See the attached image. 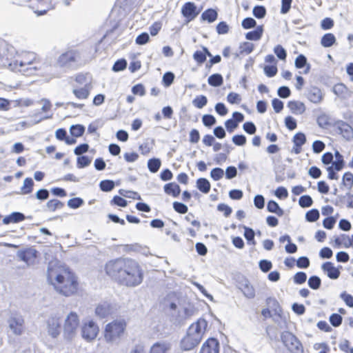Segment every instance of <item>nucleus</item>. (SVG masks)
Listing matches in <instances>:
<instances>
[{
  "instance_id": "nucleus-51",
  "label": "nucleus",
  "mask_w": 353,
  "mask_h": 353,
  "mask_svg": "<svg viewBox=\"0 0 353 353\" xmlns=\"http://www.w3.org/2000/svg\"><path fill=\"white\" fill-rule=\"evenodd\" d=\"M224 175V171L220 168H213L210 172L211 177L214 181L220 180Z\"/></svg>"
},
{
  "instance_id": "nucleus-62",
  "label": "nucleus",
  "mask_w": 353,
  "mask_h": 353,
  "mask_svg": "<svg viewBox=\"0 0 353 353\" xmlns=\"http://www.w3.org/2000/svg\"><path fill=\"white\" fill-rule=\"evenodd\" d=\"M295 66L297 68H303L307 64V59L303 54L299 55L295 59Z\"/></svg>"
},
{
  "instance_id": "nucleus-7",
  "label": "nucleus",
  "mask_w": 353,
  "mask_h": 353,
  "mask_svg": "<svg viewBox=\"0 0 353 353\" xmlns=\"http://www.w3.org/2000/svg\"><path fill=\"white\" fill-rule=\"evenodd\" d=\"M61 316L59 314L50 315L46 320V330L49 336L56 339L61 333Z\"/></svg>"
},
{
  "instance_id": "nucleus-22",
  "label": "nucleus",
  "mask_w": 353,
  "mask_h": 353,
  "mask_svg": "<svg viewBox=\"0 0 353 353\" xmlns=\"http://www.w3.org/2000/svg\"><path fill=\"white\" fill-rule=\"evenodd\" d=\"M288 107L294 114H301L305 111V106L303 102L299 101H290Z\"/></svg>"
},
{
  "instance_id": "nucleus-57",
  "label": "nucleus",
  "mask_w": 353,
  "mask_h": 353,
  "mask_svg": "<svg viewBox=\"0 0 353 353\" xmlns=\"http://www.w3.org/2000/svg\"><path fill=\"white\" fill-rule=\"evenodd\" d=\"M241 25L244 29H250L254 28L256 22L253 18L247 17L242 21Z\"/></svg>"
},
{
  "instance_id": "nucleus-4",
  "label": "nucleus",
  "mask_w": 353,
  "mask_h": 353,
  "mask_svg": "<svg viewBox=\"0 0 353 353\" xmlns=\"http://www.w3.org/2000/svg\"><path fill=\"white\" fill-rule=\"evenodd\" d=\"M126 327L123 320H116L106 325L104 338L108 343H118Z\"/></svg>"
},
{
  "instance_id": "nucleus-1",
  "label": "nucleus",
  "mask_w": 353,
  "mask_h": 353,
  "mask_svg": "<svg viewBox=\"0 0 353 353\" xmlns=\"http://www.w3.org/2000/svg\"><path fill=\"white\" fill-rule=\"evenodd\" d=\"M139 265L134 259L120 257L108 261L105 269L108 275L120 283L130 272L135 270Z\"/></svg>"
},
{
  "instance_id": "nucleus-16",
  "label": "nucleus",
  "mask_w": 353,
  "mask_h": 353,
  "mask_svg": "<svg viewBox=\"0 0 353 353\" xmlns=\"http://www.w3.org/2000/svg\"><path fill=\"white\" fill-rule=\"evenodd\" d=\"M336 125L339 132L346 140L350 141L353 139V128L350 125L343 121H337Z\"/></svg>"
},
{
  "instance_id": "nucleus-47",
  "label": "nucleus",
  "mask_w": 353,
  "mask_h": 353,
  "mask_svg": "<svg viewBox=\"0 0 353 353\" xmlns=\"http://www.w3.org/2000/svg\"><path fill=\"white\" fill-rule=\"evenodd\" d=\"M347 87L343 83H338L335 85L333 88V92L338 97H343L344 94L347 92Z\"/></svg>"
},
{
  "instance_id": "nucleus-30",
  "label": "nucleus",
  "mask_w": 353,
  "mask_h": 353,
  "mask_svg": "<svg viewBox=\"0 0 353 353\" xmlns=\"http://www.w3.org/2000/svg\"><path fill=\"white\" fill-rule=\"evenodd\" d=\"M336 43V37L332 33L325 34L321 40V44L324 48H330Z\"/></svg>"
},
{
  "instance_id": "nucleus-55",
  "label": "nucleus",
  "mask_w": 353,
  "mask_h": 353,
  "mask_svg": "<svg viewBox=\"0 0 353 353\" xmlns=\"http://www.w3.org/2000/svg\"><path fill=\"white\" fill-rule=\"evenodd\" d=\"M126 66L127 61L123 59H119L114 63L112 67V70L114 72H119L123 70L126 68Z\"/></svg>"
},
{
  "instance_id": "nucleus-59",
  "label": "nucleus",
  "mask_w": 353,
  "mask_h": 353,
  "mask_svg": "<svg viewBox=\"0 0 353 353\" xmlns=\"http://www.w3.org/2000/svg\"><path fill=\"white\" fill-rule=\"evenodd\" d=\"M342 316L339 314H332L330 317V322L334 327H339L342 323Z\"/></svg>"
},
{
  "instance_id": "nucleus-46",
  "label": "nucleus",
  "mask_w": 353,
  "mask_h": 353,
  "mask_svg": "<svg viewBox=\"0 0 353 353\" xmlns=\"http://www.w3.org/2000/svg\"><path fill=\"white\" fill-rule=\"evenodd\" d=\"M274 52L279 59L282 61H285L286 59V50L281 45H277L274 47Z\"/></svg>"
},
{
  "instance_id": "nucleus-12",
  "label": "nucleus",
  "mask_w": 353,
  "mask_h": 353,
  "mask_svg": "<svg viewBox=\"0 0 353 353\" xmlns=\"http://www.w3.org/2000/svg\"><path fill=\"white\" fill-rule=\"evenodd\" d=\"M207 327L208 322L204 319L201 318L189 327L188 332L201 340Z\"/></svg>"
},
{
  "instance_id": "nucleus-18",
  "label": "nucleus",
  "mask_w": 353,
  "mask_h": 353,
  "mask_svg": "<svg viewBox=\"0 0 353 353\" xmlns=\"http://www.w3.org/2000/svg\"><path fill=\"white\" fill-rule=\"evenodd\" d=\"M37 252L34 249H28L23 251H19L17 256L27 265L33 264L37 258Z\"/></svg>"
},
{
  "instance_id": "nucleus-39",
  "label": "nucleus",
  "mask_w": 353,
  "mask_h": 353,
  "mask_svg": "<svg viewBox=\"0 0 353 353\" xmlns=\"http://www.w3.org/2000/svg\"><path fill=\"white\" fill-rule=\"evenodd\" d=\"M253 15L257 19H263L266 14V9L263 6H256L252 10Z\"/></svg>"
},
{
  "instance_id": "nucleus-27",
  "label": "nucleus",
  "mask_w": 353,
  "mask_h": 353,
  "mask_svg": "<svg viewBox=\"0 0 353 353\" xmlns=\"http://www.w3.org/2000/svg\"><path fill=\"white\" fill-rule=\"evenodd\" d=\"M263 28L262 26H259L254 30L248 32L245 34V38L248 40L257 41L259 40L263 34Z\"/></svg>"
},
{
  "instance_id": "nucleus-38",
  "label": "nucleus",
  "mask_w": 353,
  "mask_h": 353,
  "mask_svg": "<svg viewBox=\"0 0 353 353\" xmlns=\"http://www.w3.org/2000/svg\"><path fill=\"white\" fill-rule=\"evenodd\" d=\"M70 132L73 137H81L85 132V127L82 125H72L70 128Z\"/></svg>"
},
{
  "instance_id": "nucleus-52",
  "label": "nucleus",
  "mask_w": 353,
  "mask_h": 353,
  "mask_svg": "<svg viewBox=\"0 0 353 353\" xmlns=\"http://www.w3.org/2000/svg\"><path fill=\"white\" fill-rule=\"evenodd\" d=\"M307 274L303 272H299L294 276V282L296 285H301L306 281Z\"/></svg>"
},
{
  "instance_id": "nucleus-60",
  "label": "nucleus",
  "mask_w": 353,
  "mask_h": 353,
  "mask_svg": "<svg viewBox=\"0 0 353 353\" xmlns=\"http://www.w3.org/2000/svg\"><path fill=\"white\" fill-rule=\"evenodd\" d=\"M149 40V34L147 32H143L137 37L135 42L138 45H144L147 43Z\"/></svg>"
},
{
  "instance_id": "nucleus-53",
  "label": "nucleus",
  "mask_w": 353,
  "mask_h": 353,
  "mask_svg": "<svg viewBox=\"0 0 353 353\" xmlns=\"http://www.w3.org/2000/svg\"><path fill=\"white\" fill-rule=\"evenodd\" d=\"M173 208L176 212L180 214H185L188 210V206L178 201H174L173 203Z\"/></svg>"
},
{
  "instance_id": "nucleus-35",
  "label": "nucleus",
  "mask_w": 353,
  "mask_h": 353,
  "mask_svg": "<svg viewBox=\"0 0 353 353\" xmlns=\"http://www.w3.org/2000/svg\"><path fill=\"white\" fill-rule=\"evenodd\" d=\"M34 181L32 178H26L23 181V186L21 188V193L27 194L32 191Z\"/></svg>"
},
{
  "instance_id": "nucleus-14",
  "label": "nucleus",
  "mask_w": 353,
  "mask_h": 353,
  "mask_svg": "<svg viewBox=\"0 0 353 353\" xmlns=\"http://www.w3.org/2000/svg\"><path fill=\"white\" fill-rule=\"evenodd\" d=\"M77 61V54L72 51L62 54L58 59V64L61 67H72Z\"/></svg>"
},
{
  "instance_id": "nucleus-10",
  "label": "nucleus",
  "mask_w": 353,
  "mask_h": 353,
  "mask_svg": "<svg viewBox=\"0 0 353 353\" xmlns=\"http://www.w3.org/2000/svg\"><path fill=\"white\" fill-rule=\"evenodd\" d=\"M99 327L93 321L85 323L81 328L82 337L88 341L94 340L97 337Z\"/></svg>"
},
{
  "instance_id": "nucleus-25",
  "label": "nucleus",
  "mask_w": 353,
  "mask_h": 353,
  "mask_svg": "<svg viewBox=\"0 0 353 353\" xmlns=\"http://www.w3.org/2000/svg\"><path fill=\"white\" fill-rule=\"evenodd\" d=\"M164 191L167 194L172 195L173 197H176L181 192L179 185L175 183H169L164 185Z\"/></svg>"
},
{
  "instance_id": "nucleus-5",
  "label": "nucleus",
  "mask_w": 353,
  "mask_h": 353,
  "mask_svg": "<svg viewBox=\"0 0 353 353\" xmlns=\"http://www.w3.org/2000/svg\"><path fill=\"white\" fill-rule=\"evenodd\" d=\"M79 326V319L77 313L70 312L65 319L63 325V337L66 340L71 341L77 335Z\"/></svg>"
},
{
  "instance_id": "nucleus-19",
  "label": "nucleus",
  "mask_w": 353,
  "mask_h": 353,
  "mask_svg": "<svg viewBox=\"0 0 353 353\" xmlns=\"http://www.w3.org/2000/svg\"><path fill=\"white\" fill-rule=\"evenodd\" d=\"M172 348L169 341H162L155 343L150 348V353H168Z\"/></svg>"
},
{
  "instance_id": "nucleus-33",
  "label": "nucleus",
  "mask_w": 353,
  "mask_h": 353,
  "mask_svg": "<svg viewBox=\"0 0 353 353\" xmlns=\"http://www.w3.org/2000/svg\"><path fill=\"white\" fill-rule=\"evenodd\" d=\"M208 82L211 86L219 87L223 84V79L221 74L216 73L209 77Z\"/></svg>"
},
{
  "instance_id": "nucleus-21",
  "label": "nucleus",
  "mask_w": 353,
  "mask_h": 353,
  "mask_svg": "<svg viewBox=\"0 0 353 353\" xmlns=\"http://www.w3.org/2000/svg\"><path fill=\"white\" fill-rule=\"evenodd\" d=\"M323 271L327 274V276L332 279H336L339 275V270L336 268L331 262H325L322 266Z\"/></svg>"
},
{
  "instance_id": "nucleus-61",
  "label": "nucleus",
  "mask_w": 353,
  "mask_h": 353,
  "mask_svg": "<svg viewBox=\"0 0 353 353\" xmlns=\"http://www.w3.org/2000/svg\"><path fill=\"white\" fill-rule=\"evenodd\" d=\"M285 124L287 128H288L290 130H294L297 126L296 119L291 116H288L285 117Z\"/></svg>"
},
{
  "instance_id": "nucleus-45",
  "label": "nucleus",
  "mask_w": 353,
  "mask_h": 353,
  "mask_svg": "<svg viewBox=\"0 0 353 353\" xmlns=\"http://www.w3.org/2000/svg\"><path fill=\"white\" fill-rule=\"evenodd\" d=\"M319 218V212L316 209H312L305 214V219L309 222H314Z\"/></svg>"
},
{
  "instance_id": "nucleus-26",
  "label": "nucleus",
  "mask_w": 353,
  "mask_h": 353,
  "mask_svg": "<svg viewBox=\"0 0 353 353\" xmlns=\"http://www.w3.org/2000/svg\"><path fill=\"white\" fill-rule=\"evenodd\" d=\"M90 84L85 83L84 87L77 89L74 88L72 90L73 94L75 97L79 99H85L90 94Z\"/></svg>"
},
{
  "instance_id": "nucleus-42",
  "label": "nucleus",
  "mask_w": 353,
  "mask_h": 353,
  "mask_svg": "<svg viewBox=\"0 0 353 353\" xmlns=\"http://www.w3.org/2000/svg\"><path fill=\"white\" fill-rule=\"evenodd\" d=\"M343 184L350 190L353 186V174L351 172H345L343 176Z\"/></svg>"
},
{
  "instance_id": "nucleus-11",
  "label": "nucleus",
  "mask_w": 353,
  "mask_h": 353,
  "mask_svg": "<svg viewBox=\"0 0 353 353\" xmlns=\"http://www.w3.org/2000/svg\"><path fill=\"white\" fill-rule=\"evenodd\" d=\"M8 326L13 334L21 336L24 332V319L21 316L10 317L8 321Z\"/></svg>"
},
{
  "instance_id": "nucleus-23",
  "label": "nucleus",
  "mask_w": 353,
  "mask_h": 353,
  "mask_svg": "<svg viewBox=\"0 0 353 353\" xmlns=\"http://www.w3.org/2000/svg\"><path fill=\"white\" fill-rule=\"evenodd\" d=\"M112 307L108 303H103L99 305L96 310V315L100 318H105L112 313Z\"/></svg>"
},
{
  "instance_id": "nucleus-36",
  "label": "nucleus",
  "mask_w": 353,
  "mask_h": 353,
  "mask_svg": "<svg viewBox=\"0 0 353 353\" xmlns=\"http://www.w3.org/2000/svg\"><path fill=\"white\" fill-rule=\"evenodd\" d=\"M334 155L336 160L333 161V166L334 167L335 170L340 171L344 166L343 157L337 150L335 151Z\"/></svg>"
},
{
  "instance_id": "nucleus-58",
  "label": "nucleus",
  "mask_w": 353,
  "mask_h": 353,
  "mask_svg": "<svg viewBox=\"0 0 353 353\" xmlns=\"http://www.w3.org/2000/svg\"><path fill=\"white\" fill-rule=\"evenodd\" d=\"M325 148V143L319 140H316L312 143V150L314 153L319 154Z\"/></svg>"
},
{
  "instance_id": "nucleus-6",
  "label": "nucleus",
  "mask_w": 353,
  "mask_h": 353,
  "mask_svg": "<svg viewBox=\"0 0 353 353\" xmlns=\"http://www.w3.org/2000/svg\"><path fill=\"white\" fill-rule=\"evenodd\" d=\"M281 340L285 347L292 353H303V346L300 341L289 332H283L281 334Z\"/></svg>"
},
{
  "instance_id": "nucleus-50",
  "label": "nucleus",
  "mask_w": 353,
  "mask_h": 353,
  "mask_svg": "<svg viewBox=\"0 0 353 353\" xmlns=\"http://www.w3.org/2000/svg\"><path fill=\"white\" fill-rule=\"evenodd\" d=\"M202 121L205 126L211 127L216 123V119L212 114H205L202 117Z\"/></svg>"
},
{
  "instance_id": "nucleus-64",
  "label": "nucleus",
  "mask_w": 353,
  "mask_h": 353,
  "mask_svg": "<svg viewBox=\"0 0 353 353\" xmlns=\"http://www.w3.org/2000/svg\"><path fill=\"white\" fill-rule=\"evenodd\" d=\"M232 142L236 145H244L246 143V137L243 134L234 135L232 137Z\"/></svg>"
},
{
  "instance_id": "nucleus-28",
  "label": "nucleus",
  "mask_w": 353,
  "mask_h": 353,
  "mask_svg": "<svg viewBox=\"0 0 353 353\" xmlns=\"http://www.w3.org/2000/svg\"><path fill=\"white\" fill-rule=\"evenodd\" d=\"M217 12L214 9L209 8L202 13L201 19L203 21H207L208 23H212L217 19Z\"/></svg>"
},
{
  "instance_id": "nucleus-9",
  "label": "nucleus",
  "mask_w": 353,
  "mask_h": 353,
  "mask_svg": "<svg viewBox=\"0 0 353 353\" xmlns=\"http://www.w3.org/2000/svg\"><path fill=\"white\" fill-rule=\"evenodd\" d=\"M34 1L32 9L38 16L46 14L48 10L53 9L56 4L55 0H34Z\"/></svg>"
},
{
  "instance_id": "nucleus-49",
  "label": "nucleus",
  "mask_w": 353,
  "mask_h": 353,
  "mask_svg": "<svg viewBox=\"0 0 353 353\" xmlns=\"http://www.w3.org/2000/svg\"><path fill=\"white\" fill-rule=\"evenodd\" d=\"M317 123L321 128H325L330 124V117L326 114H322L317 118Z\"/></svg>"
},
{
  "instance_id": "nucleus-41",
  "label": "nucleus",
  "mask_w": 353,
  "mask_h": 353,
  "mask_svg": "<svg viewBox=\"0 0 353 353\" xmlns=\"http://www.w3.org/2000/svg\"><path fill=\"white\" fill-rule=\"evenodd\" d=\"M292 141L294 145L302 146L306 142L305 135L302 132H298L294 136Z\"/></svg>"
},
{
  "instance_id": "nucleus-17",
  "label": "nucleus",
  "mask_w": 353,
  "mask_h": 353,
  "mask_svg": "<svg viewBox=\"0 0 353 353\" xmlns=\"http://www.w3.org/2000/svg\"><path fill=\"white\" fill-rule=\"evenodd\" d=\"M181 13L184 17L188 19V21L193 20L199 14L196 7L192 2L185 3L181 8Z\"/></svg>"
},
{
  "instance_id": "nucleus-34",
  "label": "nucleus",
  "mask_w": 353,
  "mask_h": 353,
  "mask_svg": "<svg viewBox=\"0 0 353 353\" xmlns=\"http://www.w3.org/2000/svg\"><path fill=\"white\" fill-rule=\"evenodd\" d=\"M161 165V161L159 159L152 158L148 161V168L152 173H156L159 170Z\"/></svg>"
},
{
  "instance_id": "nucleus-29",
  "label": "nucleus",
  "mask_w": 353,
  "mask_h": 353,
  "mask_svg": "<svg viewBox=\"0 0 353 353\" xmlns=\"http://www.w3.org/2000/svg\"><path fill=\"white\" fill-rule=\"evenodd\" d=\"M64 206L63 203L58 199L49 200L46 205L45 211L54 212L58 209H61Z\"/></svg>"
},
{
  "instance_id": "nucleus-40",
  "label": "nucleus",
  "mask_w": 353,
  "mask_h": 353,
  "mask_svg": "<svg viewBox=\"0 0 353 353\" xmlns=\"http://www.w3.org/2000/svg\"><path fill=\"white\" fill-rule=\"evenodd\" d=\"M207 103V97L204 95L198 96L192 101V104L199 109L203 108Z\"/></svg>"
},
{
  "instance_id": "nucleus-43",
  "label": "nucleus",
  "mask_w": 353,
  "mask_h": 353,
  "mask_svg": "<svg viewBox=\"0 0 353 353\" xmlns=\"http://www.w3.org/2000/svg\"><path fill=\"white\" fill-rule=\"evenodd\" d=\"M313 203L312 197L309 195H303L299 198V204L302 208H309Z\"/></svg>"
},
{
  "instance_id": "nucleus-8",
  "label": "nucleus",
  "mask_w": 353,
  "mask_h": 353,
  "mask_svg": "<svg viewBox=\"0 0 353 353\" xmlns=\"http://www.w3.org/2000/svg\"><path fill=\"white\" fill-rule=\"evenodd\" d=\"M143 279V271L140 265L136 267L135 270L130 272L125 279L121 281L119 283L121 285H125L127 287H134L141 284Z\"/></svg>"
},
{
  "instance_id": "nucleus-20",
  "label": "nucleus",
  "mask_w": 353,
  "mask_h": 353,
  "mask_svg": "<svg viewBox=\"0 0 353 353\" xmlns=\"http://www.w3.org/2000/svg\"><path fill=\"white\" fill-rule=\"evenodd\" d=\"M307 97L312 103H319L323 99V94L319 88L312 87L308 90Z\"/></svg>"
},
{
  "instance_id": "nucleus-2",
  "label": "nucleus",
  "mask_w": 353,
  "mask_h": 353,
  "mask_svg": "<svg viewBox=\"0 0 353 353\" xmlns=\"http://www.w3.org/2000/svg\"><path fill=\"white\" fill-rule=\"evenodd\" d=\"M47 279L50 285H55L54 281L58 284L65 283V287L70 285L71 287H76L78 285L77 277L69 269L64 268L61 271L57 263L50 261L48 263L47 270Z\"/></svg>"
},
{
  "instance_id": "nucleus-37",
  "label": "nucleus",
  "mask_w": 353,
  "mask_h": 353,
  "mask_svg": "<svg viewBox=\"0 0 353 353\" xmlns=\"http://www.w3.org/2000/svg\"><path fill=\"white\" fill-rule=\"evenodd\" d=\"M244 236L245 239L248 241V244H251L252 245H256V241H254V232L252 228L244 226Z\"/></svg>"
},
{
  "instance_id": "nucleus-44",
  "label": "nucleus",
  "mask_w": 353,
  "mask_h": 353,
  "mask_svg": "<svg viewBox=\"0 0 353 353\" xmlns=\"http://www.w3.org/2000/svg\"><path fill=\"white\" fill-rule=\"evenodd\" d=\"M100 188L103 192H110L114 187V183L111 180H103L100 182Z\"/></svg>"
},
{
  "instance_id": "nucleus-24",
  "label": "nucleus",
  "mask_w": 353,
  "mask_h": 353,
  "mask_svg": "<svg viewBox=\"0 0 353 353\" xmlns=\"http://www.w3.org/2000/svg\"><path fill=\"white\" fill-rule=\"evenodd\" d=\"M25 219V215L19 212H14L8 216H6L3 219V223L8 225L10 223H18Z\"/></svg>"
},
{
  "instance_id": "nucleus-54",
  "label": "nucleus",
  "mask_w": 353,
  "mask_h": 353,
  "mask_svg": "<svg viewBox=\"0 0 353 353\" xmlns=\"http://www.w3.org/2000/svg\"><path fill=\"white\" fill-rule=\"evenodd\" d=\"M91 163V159L87 156H81L77 158V167L79 168H85Z\"/></svg>"
},
{
  "instance_id": "nucleus-15",
  "label": "nucleus",
  "mask_w": 353,
  "mask_h": 353,
  "mask_svg": "<svg viewBox=\"0 0 353 353\" xmlns=\"http://www.w3.org/2000/svg\"><path fill=\"white\" fill-rule=\"evenodd\" d=\"M220 344L214 338L208 339L203 345L199 353H219Z\"/></svg>"
},
{
  "instance_id": "nucleus-48",
  "label": "nucleus",
  "mask_w": 353,
  "mask_h": 353,
  "mask_svg": "<svg viewBox=\"0 0 353 353\" xmlns=\"http://www.w3.org/2000/svg\"><path fill=\"white\" fill-rule=\"evenodd\" d=\"M84 201L81 198L75 197L68 201V205L70 208L77 209L83 204Z\"/></svg>"
},
{
  "instance_id": "nucleus-31",
  "label": "nucleus",
  "mask_w": 353,
  "mask_h": 353,
  "mask_svg": "<svg viewBox=\"0 0 353 353\" xmlns=\"http://www.w3.org/2000/svg\"><path fill=\"white\" fill-rule=\"evenodd\" d=\"M267 210L268 212L274 213L279 216H282L284 214L283 209L280 208L279 204L274 201H270L267 205Z\"/></svg>"
},
{
  "instance_id": "nucleus-13",
  "label": "nucleus",
  "mask_w": 353,
  "mask_h": 353,
  "mask_svg": "<svg viewBox=\"0 0 353 353\" xmlns=\"http://www.w3.org/2000/svg\"><path fill=\"white\" fill-rule=\"evenodd\" d=\"M201 339L187 332V334L181 341V347L185 351L194 349L201 342Z\"/></svg>"
},
{
  "instance_id": "nucleus-56",
  "label": "nucleus",
  "mask_w": 353,
  "mask_h": 353,
  "mask_svg": "<svg viewBox=\"0 0 353 353\" xmlns=\"http://www.w3.org/2000/svg\"><path fill=\"white\" fill-rule=\"evenodd\" d=\"M174 74L171 72H165L163 77V83L165 87H169L174 81Z\"/></svg>"
},
{
  "instance_id": "nucleus-3",
  "label": "nucleus",
  "mask_w": 353,
  "mask_h": 353,
  "mask_svg": "<svg viewBox=\"0 0 353 353\" xmlns=\"http://www.w3.org/2000/svg\"><path fill=\"white\" fill-rule=\"evenodd\" d=\"M41 64L37 61L33 52H23L14 61L9 63L11 70L21 72L26 76L35 74L41 69Z\"/></svg>"
},
{
  "instance_id": "nucleus-63",
  "label": "nucleus",
  "mask_w": 353,
  "mask_h": 353,
  "mask_svg": "<svg viewBox=\"0 0 353 353\" xmlns=\"http://www.w3.org/2000/svg\"><path fill=\"white\" fill-rule=\"evenodd\" d=\"M228 101L232 104L239 103L241 101L240 95L235 92H230L227 96Z\"/></svg>"
},
{
  "instance_id": "nucleus-32",
  "label": "nucleus",
  "mask_w": 353,
  "mask_h": 353,
  "mask_svg": "<svg viewBox=\"0 0 353 353\" xmlns=\"http://www.w3.org/2000/svg\"><path fill=\"white\" fill-rule=\"evenodd\" d=\"M197 188L204 194H207L210 190V183L205 178H200L196 181Z\"/></svg>"
}]
</instances>
